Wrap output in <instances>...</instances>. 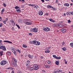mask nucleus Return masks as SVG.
Masks as SVG:
<instances>
[{"instance_id":"obj_1","label":"nucleus","mask_w":73,"mask_h":73,"mask_svg":"<svg viewBox=\"0 0 73 73\" xmlns=\"http://www.w3.org/2000/svg\"><path fill=\"white\" fill-rule=\"evenodd\" d=\"M26 24L27 25H32V21L30 20H26Z\"/></svg>"},{"instance_id":"obj_2","label":"nucleus","mask_w":73,"mask_h":73,"mask_svg":"<svg viewBox=\"0 0 73 73\" xmlns=\"http://www.w3.org/2000/svg\"><path fill=\"white\" fill-rule=\"evenodd\" d=\"M6 63H7V61L3 60L1 62V65H4L6 64Z\"/></svg>"},{"instance_id":"obj_3","label":"nucleus","mask_w":73,"mask_h":73,"mask_svg":"<svg viewBox=\"0 0 73 73\" xmlns=\"http://www.w3.org/2000/svg\"><path fill=\"white\" fill-rule=\"evenodd\" d=\"M0 49H2V50H4V51H5V50H6V48H5V47L3 45L0 46Z\"/></svg>"},{"instance_id":"obj_4","label":"nucleus","mask_w":73,"mask_h":73,"mask_svg":"<svg viewBox=\"0 0 73 73\" xmlns=\"http://www.w3.org/2000/svg\"><path fill=\"white\" fill-rule=\"evenodd\" d=\"M31 31L34 32H37V29L36 28H34V29H31Z\"/></svg>"},{"instance_id":"obj_5","label":"nucleus","mask_w":73,"mask_h":73,"mask_svg":"<svg viewBox=\"0 0 73 73\" xmlns=\"http://www.w3.org/2000/svg\"><path fill=\"white\" fill-rule=\"evenodd\" d=\"M33 67L34 68L35 70H38V67L36 64H35L33 65Z\"/></svg>"},{"instance_id":"obj_6","label":"nucleus","mask_w":73,"mask_h":73,"mask_svg":"<svg viewBox=\"0 0 73 73\" xmlns=\"http://www.w3.org/2000/svg\"><path fill=\"white\" fill-rule=\"evenodd\" d=\"M15 9H16V11L17 12L20 13L21 12V9L18 8V7H17L16 8L15 7Z\"/></svg>"},{"instance_id":"obj_7","label":"nucleus","mask_w":73,"mask_h":73,"mask_svg":"<svg viewBox=\"0 0 73 73\" xmlns=\"http://www.w3.org/2000/svg\"><path fill=\"white\" fill-rule=\"evenodd\" d=\"M38 13L40 16H42V15H43V13L42 12V11H41V10H40L38 11Z\"/></svg>"},{"instance_id":"obj_8","label":"nucleus","mask_w":73,"mask_h":73,"mask_svg":"<svg viewBox=\"0 0 73 73\" xmlns=\"http://www.w3.org/2000/svg\"><path fill=\"white\" fill-rule=\"evenodd\" d=\"M30 64H31L30 60H28L27 61V62L26 63V66H28V65L29 66L30 65Z\"/></svg>"},{"instance_id":"obj_9","label":"nucleus","mask_w":73,"mask_h":73,"mask_svg":"<svg viewBox=\"0 0 73 73\" xmlns=\"http://www.w3.org/2000/svg\"><path fill=\"white\" fill-rule=\"evenodd\" d=\"M11 51L13 52V53L15 54V56H16L17 55V54L16 53V51L15 50V49L13 48V49H12V50H11Z\"/></svg>"},{"instance_id":"obj_10","label":"nucleus","mask_w":73,"mask_h":73,"mask_svg":"<svg viewBox=\"0 0 73 73\" xmlns=\"http://www.w3.org/2000/svg\"><path fill=\"white\" fill-rule=\"evenodd\" d=\"M13 61V63H17V60L14 58H12Z\"/></svg>"},{"instance_id":"obj_11","label":"nucleus","mask_w":73,"mask_h":73,"mask_svg":"<svg viewBox=\"0 0 73 73\" xmlns=\"http://www.w3.org/2000/svg\"><path fill=\"white\" fill-rule=\"evenodd\" d=\"M61 31V32H62L63 33H64L66 32V30L65 29H62Z\"/></svg>"},{"instance_id":"obj_12","label":"nucleus","mask_w":73,"mask_h":73,"mask_svg":"<svg viewBox=\"0 0 73 73\" xmlns=\"http://www.w3.org/2000/svg\"><path fill=\"white\" fill-rule=\"evenodd\" d=\"M44 68H48V69H49V68H50V66L49 65H47L45 64L44 65Z\"/></svg>"},{"instance_id":"obj_13","label":"nucleus","mask_w":73,"mask_h":73,"mask_svg":"<svg viewBox=\"0 0 73 73\" xmlns=\"http://www.w3.org/2000/svg\"><path fill=\"white\" fill-rule=\"evenodd\" d=\"M10 22L12 24L13 23V25L14 26L15 25V22L14 21V20H13V19H12L10 21Z\"/></svg>"},{"instance_id":"obj_14","label":"nucleus","mask_w":73,"mask_h":73,"mask_svg":"<svg viewBox=\"0 0 73 73\" xmlns=\"http://www.w3.org/2000/svg\"><path fill=\"white\" fill-rule=\"evenodd\" d=\"M34 70H35V68H34L33 67H30L29 69V70H30V71Z\"/></svg>"},{"instance_id":"obj_15","label":"nucleus","mask_w":73,"mask_h":73,"mask_svg":"<svg viewBox=\"0 0 73 73\" xmlns=\"http://www.w3.org/2000/svg\"><path fill=\"white\" fill-rule=\"evenodd\" d=\"M49 20L52 23H55V21L53 19L51 18L49 19Z\"/></svg>"},{"instance_id":"obj_16","label":"nucleus","mask_w":73,"mask_h":73,"mask_svg":"<svg viewBox=\"0 0 73 73\" xmlns=\"http://www.w3.org/2000/svg\"><path fill=\"white\" fill-rule=\"evenodd\" d=\"M37 41L36 40H33V44H34V45H36V44H37Z\"/></svg>"},{"instance_id":"obj_17","label":"nucleus","mask_w":73,"mask_h":73,"mask_svg":"<svg viewBox=\"0 0 73 73\" xmlns=\"http://www.w3.org/2000/svg\"><path fill=\"white\" fill-rule=\"evenodd\" d=\"M34 8L35 9H38V6L37 5H35Z\"/></svg>"},{"instance_id":"obj_18","label":"nucleus","mask_w":73,"mask_h":73,"mask_svg":"<svg viewBox=\"0 0 73 73\" xmlns=\"http://www.w3.org/2000/svg\"><path fill=\"white\" fill-rule=\"evenodd\" d=\"M28 57L29 58H33V56L32 55H31L30 54H29L28 55Z\"/></svg>"},{"instance_id":"obj_19","label":"nucleus","mask_w":73,"mask_h":73,"mask_svg":"<svg viewBox=\"0 0 73 73\" xmlns=\"http://www.w3.org/2000/svg\"><path fill=\"white\" fill-rule=\"evenodd\" d=\"M40 42L38 41H37L36 42V45H37V46L40 45Z\"/></svg>"},{"instance_id":"obj_20","label":"nucleus","mask_w":73,"mask_h":73,"mask_svg":"<svg viewBox=\"0 0 73 73\" xmlns=\"http://www.w3.org/2000/svg\"><path fill=\"white\" fill-rule=\"evenodd\" d=\"M43 30L44 31H46V32H47V29H46V27H44L43 28Z\"/></svg>"},{"instance_id":"obj_21","label":"nucleus","mask_w":73,"mask_h":73,"mask_svg":"<svg viewBox=\"0 0 73 73\" xmlns=\"http://www.w3.org/2000/svg\"><path fill=\"white\" fill-rule=\"evenodd\" d=\"M13 65L15 67H17V63H13Z\"/></svg>"},{"instance_id":"obj_22","label":"nucleus","mask_w":73,"mask_h":73,"mask_svg":"<svg viewBox=\"0 0 73 73\" xmlns=\"http://www.w3.org/2000/svg\"><path fill=\"white\" fill-rule=\"evenodd\" d=\"M3 51H0V55L1 57L2 56V55H3Z\"/></svg>"},{"instance_id":"obj_23","label":"nucleus","mask_w":73,"mask_h":73,"mask_svg":"<svg viewBox=\"0 0 73 73\" xmlns=\"http://www.w3.org/2000/svg\"><path fill=\"white\" fill-rule=\"evenodd\" d=\"M67 15H71V12L69 11L66 13Z\"/></svg>"},{"instance_id":"obj_24","label":"nucleus","mask_w":73,"mask_h":73,"mask_svg":"<svg viewBox=\"0 0 73 73\" xmlns=\"http://www.w3.org/2000/svg\"><path fill=\"white\" fill-rule=\"evenodd\" d=\"M64 5L65 6H66L67 7H69V4L68 3H66L64 4Z\"/></svg>"},{"instance_id":"obj_25","label":"nucleus","mask_w":73,"mask_h":73,"mask_svg":"<svg viewBox=\"0 0 73 73\" xmlns=\"http://www.w3.org/2000/svg\"><path fill=\"white\" fill-rule=\"evenodd\" d=\"M19 1L22 3H24L25 2V0H19Z\"/></svg>"},{"instance_id":"obj_26","label":"nucleus","mask_w":73,"mask_h":73,"mask_svg":"<svg viewBox=\"0 0 73 73\" xmlns=\"http://www.w3.org/2000/svg\"><path fill=\"white\" fill-rule=\"evenodd\" d=\"M55 64H56V65H59V61H56L55 62Z\"/></svg>"},{"instance_id":"obj_27","label":"nucleus","mask_w":73,"mask_h":73,"mask_svg":"<svg viewBox=\"0 0 73 73\" xmlns=\"http://www.w3.org/2000/svg\"><path fill=\"white\" fill-rule=\"evenodd\" d=\"M58 26L60 27V28H62L64 27V25H62L59 24Z\"/></svg>"},{"instance_id":"obj_28","label":"nucleus","mask_w":73,"mask_h":73,"mask_svg":"<svg viewBox=\"0 0 73 73\" xmlns=\"http://www.w3.org/2000/svg\"><path fill=\"white\" fill-rule=\"evenodd\" d=\"M45 53H50V50H45Z\"/></svg>"},{"instance_id":"obj_29","label":"nucleus","mask_w":73,"mask_h":73,"mask_svg":"<svg viewBox=\"0 0 73 73\" xmlns=\"http://www.w3.org/2000/svg\"><path fill=\"white\" fill-rule=\"evenodd\" d=\"M46 28L47 29V30H47V32H48V31H50V28H49L46 27Z\"/></svg>"},{"instance_id":"obj_30","label":"nucleus","mask_w":73,"mask_h":73,"mask_svg":"<svg viewBox=\"0 0 73 73\" xmlns=\"http://www.w3.org/2000/svg\"><path fill=\"white\" fill-rule=\"evenodd\" d=\"M63 50L64 51H66V48L64 47L63 48H62Z\"/></svg>"},{"instance_id":"obj_31","label":"nucleus","mask_w":73,"mask_h":73,"mask_svg":"<svg viewBox=\"0 0 73 73\" xmlns=\"http://www.w3.org/2000/svg\"><path fill=\"white\" fill-rule=\"evenodd\" d=\"M47 8H51L52 6L50 5H48L47 6Z\"/></svg>"},{"instance_id":"obj_32","label":"nucleus","mask_w":73,"mask_h":73,"mask_svg":"<svg viewBox=\"0 0 73 73\" xmlns=\"http://www.w3.org/2000/svg\"><path fill=\"white\" fill-rule=\"evenodd\" d=\"M23 46L24 48H27V46L25 45V44H23Z\"/></svg>"},{"instance_id":"obj_33","label":"nucleus","mask_w":73,"mask_h":73,"mask_svg":"<svg viewBox=\"0 0 73 73\" xmlns=\"http://www.w3.org/2000/svg\"><path fill=\"white\" fill-rule=\"evenodd\" d=\"M3 42H8V43H9V41L8 40H4Z\"/></svg>"},{"instance_id":"obj_34","label":"nucleus","mask_w":73,"mask_h":73,"mask_svg":"<svg viewBox=\"0 0 73 73\" xmlns=\"http://www.w3.org/2000/svg\"><path fill=\"white\" fill-rule=\"evenodd\" d=\"M56 59H57L58 60H59L60 59H61V57L60 56L56 57Z\"/></svg>"},{"instance_id":"obj_35","label":"nucleus","mask_w":73,"mask_h":73,"mask_svg":"<svg viewBox=\"0 0 73 73\" xmlns=\"http://www.w3.org/2000/svg\"><path fill=\"white\" fill-rule=\"evenodd\" d=\"M47 63L48 65H50V64H51V62L50 61H48Z\"/></svg>"},{"instance_id":"obj_36","label":"nucleus","mask_w":73,"mask_h":73,"mask_svg":"<svg viewBox=\"0 0 73 73\" xmlns=\"http://www.w3.org/2000/svg\"><path fill=\"white\" fill-rule=\"evenodd\" d=\"M70 45H71L72 48H73V43H71L70 44Z\"/></svg>"},{"instance_id":"obj_37","label":"nucleus","mask_w":73,"mask_h":73,"mask_svg":"<svg viewBox=\"0 0 73 73\" xmlns=\"http://www.w3.org/2000/svg\"><path fill=\"white\" fill-rule=\"evenodd\" d=\"M33 41H30L29 42V43H30V44H33Z\"/></svg>"},{"instance_id":"obj_38","label":"nucleus","mask_w":73,"mask_h":73,"mask_svg":"<svg viewBox=\"0 0 73 73\" xmlns=\"http://www.w3.org/2000/svg\"><path fill=\"white\" fill-rule=\"evenodd\" d=\"M53 57H54V58H56L57 57L55 55H53Z\"/></svg>"},{"instance_id":"obj_39","label":"nucleus","mask_w":73,"mask_h":73,"mask_svg":"<svg viewBox=\"0 0 73 73\" xmlns=\"http://www.w3.org/2000/svg\"><path fill=\"white\" fill-rule=\"evenodd\" d=\"M3 12H4V9H3L1 11V12L2 13H3Z\"/></svg>"},{"instance_id":"obj_40","label":"nucleus","mask_w":73,"mask_h":73,"mask_svg":"<svg viewBox=\"0 0 73 73\" xmlns=\"http://www.w3.org/2000/svg\"><path fill=\"white\" fill-rule=\"evenodd\" d=\"M17 52H18L19 53H21V51H20V50L19 49H18L17 50Z\"/></svg>"},{"instance_id":"obj_41","label":"nucleus","mask_w":73,"mask_h":73,"mask_svg":"<svg viewBox=\"0 0 73 73\" xmlns=\"http://www.w3.org/2000/svg\"><path fill=\"white\" fill-rule=\"evenodd\" d=\"M65 44V42H63L62 43V46H64V45Z\"/></svg>"},{"instance_id":"obj_42","label":"nucleus","mask_w":73,"mask_h":73,"mask_svg":"<svg viewBox=\"0 0 73 73\" xmlns=\"http://www.w3.org/2000/svg\"><path fill=\"white\" fill-rule=\"evenodd\" d=\"M1 29L2 31H5V29L4 28H2Z\"/></svg>"},{"instance_id":"obj_43","label":"nucleus","mask_w":73,"mask_h":73,"mask_svg":"<svg viewBox=\"0 0 73 73\" xmlns=\"http://www.w3.org/2000/svg\"><path fill=\"white\" fill-rule=\"evenodd\" d=\"M16 25H17V27H18L19 29H20V27L18 25H17V24H16Z\"/></svg>"},{"instance_id":"obj_44","label":"nucleus","mask_w":73,"mask_h":73,"mask_svg":"<svg viewBox=\"0 0 73 73\" xmlns=\"http://www.w3.org/2000/svg\"><path fill=\"white\" fill-rule=\"evenodd\" d=\"M50 47H48V48H47L46 49L47 50H49V49H50Z\"/></svg>"},{"instance_id":"obj_45","label":"nucleus","mask_w":73,"mask_h":73,"mask_svg":"<svg viewBox=\"0 0 73 73\" xmlns=\"http://www.w3.org/2000/svg\"><path fill=\"white\" fill-rule=\"evenodd\" d=\"M52 9L54 10V11H55V10H56V9H55V8H54L53 7H52Z\"/></svg>"},{"instance_id":"obj_46","label":"nucleus","mask_w":73,"mask_h":73,"mask_svg":"<svg viewBox=\"0 0 73 73\" xmlns=\"http://www.w3.org/2000/svg\"><path fill=\"white\" fill-rule=\"evenodd\" d=\"M3 27V25L2 24V23H0V27Z\"/></svg>"},{"instance_id":"obj_47","label":"nucleus","mask_w":73,"mask_h":73,"mask_svg":"<svg viewBox=\"0 0 73 73\" xmlns=\"http://www.w3.org/2000/svg\"><path fill=\"white\" fill-rule=\"evenodd\" d=\"M8 18H7L5 19V21H8Z\"/></svg>"},{"instance_id":"obj_48","label":"nucleus","mask_w":73,"mask_h":73,"mask_svg":"<svg viewBox=\"0 0 73 73\" xmlns=\"http://www.w3.org/2000/svg\"><path fill=\"white\" fill-rule=\"evenodd\" d=\"M3 24H6V21H3Z\"/></svg>"},{"instance_id":"obj_49","label":"nucleus","mask_w":73,"mask_h":73,"mask_svg":"<svg viewBox=\"0 0 73 73\" xmlns=\"http://www.w3.org/2000/svg\"><path fill=\"white\" fill-rule=\"evenodd\" d=\"M57 73H58V72H59V69H57V70L56 71Z\"/></svg>"},{"instance_id":"obj_50","label":"nucleus","mask_w":73,"mask_h":73,"mask_svg":"<svg viewBox=\"0 0 73 73\" xmlns=\"http://www.w3.org/2000/svg\"><path fill=\"white\" fill-rule=\"evenodd\" d=\"M3 6L4 7H6V5L4 3H3Z\"/></svg>"},{"instance_id":"obj_51","label":"nucleus","mask_w":73,"mask_h":73,"mask_svg":"<svg viewBox=\"0 0 73 73\" xmlns=\"http://www.w3.org/2000/svg\"><path fill=\"white\" fill-rule=\"evenodd\" d=\"M68 23H70V20H68Z\"/></svg>"},{"instance_id":"obj_52","label":"nucleus","mask_w":73,"mask_h":73,"mask_svg":"<svg viewBox=\"0 0 73 73\" xmlns=\"http://www.w3.org/2000/svg\"><path fill=\"white\" fill-rule=\"evenodd\" d=\"M29 35H30V36H32V34L31 33H29Z\"/></svg>"},{"instance_id":"obj_53","label":"nucleus","mask_w":73,"mask_h":73,"mask_svg":"<svg viewBox=\"0 0 73 73\" xmlns=\"http://www.w3.org/2000/svg\"><path fill=\"white\" fill-rule=\"evenodd\" d=\"M2 20H3V19H2V18H1V17H0V21H1Z\"/></svg>"},{"instance_id":"obj_54","label":"nucleus","mask_w":73,"mask_h":73,"mask_svg":"<svg viewBox=\"0 0 73 73\" xmlns=\"http://www.w3.org/2000/svg\"><path fill=\"white\" fill-rule=\"evenodd\" d=\"M40 58L41 59H43V58H44V57H43V56H41L40 57Z\"/></svg>"},{"instance_id":"obj_55","label":"nucleus","mask_w":73,"mask_h":73,"mask_svg":"<svg viewBox=\"0 0 73 73\" xmlns=\"http://www.w3.org/2000/svg\"><path fill=\"white\" fill-rule=\"evenodd\" d=\"M35 4L34 5H31V6L32 7H34V6H35Z\"/></svg>"},{"instance_id":"obj_56","label":"nucleus","mask_w":73,"mask_h":73,"mask_svg":"<svg viewBox=\"0 0 73 73\" xmlns=\"http://www.w3.org/2000/svg\"><path fill=\"white\" fill-rule=\"evenodd\" d=\"M63 16H66V14H65V13H64V14Z\"/></svg>"},{"instance_id":"obj_57","label":"nucleus","mask_w":73,"mask_h":73,"mask_svg":"<svg viewBox=\"0 0 73 73\" xmlns=\"http://www.w3.org/2000/svg\"><path fill=\"white\" fill-rule=\"evenodd\" d=\"M49 15V14L48 13H46L45 14V15H46V16H48Z\"/></svg>"},{"instance_id":"obj_58","label":"nucleus","mask_w":73,"mask_h":73,"mask_svg":"<svg viewBox=\"0 0 73 73\" xmlns=\"http://www.w3.org/2000/svg\"><path fill=\"white\" fill-rule=\"evenodd\" d=\"M41 1L42 3H44V0H41Z\"/></svg>"},{"instance_id":"obj_59","label":"nucleus","mask_w":73,"mask_h":73,"mask_svg":"<svg viewBox=\"0 0 73 73\" xmlns=\"http://www.w3.org/2000/svg\"><path fill=\"white\" fill-rule=\"evenodd\" d=\"M65 64H68V63H67V62L66 61L65 62Z\"/></svg>"},{"instance_id":"obj_60","label":"nucleus","mask_w":73,"mask_h":73,"mask_svg":"<svg viewBox=\"0 0 73 73\" xmlns=\"http://www.w3.org/2000/svg\"><path fill=\"white\" fill-rule=\"evenodd\" d=\"M59 72H62V70H60L59 71Z\"/></svg>"},{"instance_id":"obj_61","label":"nucleus","mask_w":73,"mask_h":73,"mask_svg":"<svg viewBox=\"0 0 73 73\" xmlns=\"http://www.w3.org/2000/svg\"><path fill=\"white\" fill-rule=\"evenodd\" d=\"M14 70H12V72L11 73H14Z\"/></svg>"},{"instance_id":"obj_62","label":"nucleus","mask_w":73,"mask_h":73,"mask_svg":"<svg viewBox=\"0 0 73 73\" xmlns=\"http://www.w3.org/2000/svg\"><path fill=\"white\" fill-rule=\"evenodd\" d=\"M71 15H73V11H72V12H71Z\"/></svg>"},{"instance_id":"obj_63","label":"nucleus","mask_w":73,"mask_h":73,"mask_svg":"<svg viewBox=\"0 0 73 73\" xmlns=\"http://www.w3.org/2000/svg\"><path fill=\"white\" fill-rule=\"evenodd\" d=\"M13 48L12 47H11V48H10V50H12V49H13Z\"/></svg>"},{"instance_id":"obj_64","label":"nucleus","mask_w":73,"mask_h":73,"mask_svg":"<svg viewBox=\"0 0 73 73\" xmlns=\"http://www.w3.org/2000/svg\"><path fill=\"white\" fill-rule=\"evenodd\" d=\"M18 73H22V72H21V71H19V72Z\"/></svg>"}]
</instances>
